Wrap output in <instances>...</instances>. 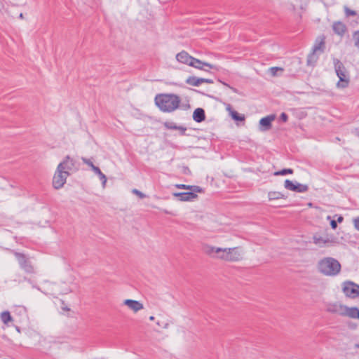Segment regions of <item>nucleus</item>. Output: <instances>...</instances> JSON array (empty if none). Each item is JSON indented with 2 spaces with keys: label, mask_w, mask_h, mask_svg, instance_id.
Returning a JSON list of instances; mask_svg holds the SVG:
<instances>
[{
  "label": "nucleus",
  "mask_w": 359,
  "mask_h": 359,
  "mask_svg": "<svg viewBox=\"0 0 359 359\" xmlns=\"http://www.w3.org/2000/svg\"><path fill=\"white\" fill-rule=\"evenodd\" d=\"M327 219L330 220V226H331L332 229H337V222L335 220H331V217L330 216H327Z\"/></svg>",
  "instance_id": "nucleus-35"
},
{
  "label": "nucleus",
  "mask_w": 359,
  "mask_h": 359,
  "mask_svg": "<svg viewBox=\"0 0 359 359\" xmlns=\"http://www.w3.org/2000/svg\"><path fill=\"white\" fill-rule=\"evenodd\" d=\"M287 118H288V116L287 115L285 114V113H282L280 114V119L283 121V122H286L287 121Z\"/></svg>",
  "instance_id": "nucleus-37"
},
{
  "label": "nucleus",
  "mask_w": 359,
  "mask_h": 359,
  "mask_svg": "<svg viewBox=\"0 0 359 359\" xmlns=\"http://www.w3.org/2000/svg\"><path fill=\"white\" fill-rule=\"evenodd\" d=\"M163 328L166 329L168 327V323H165L163 326Z\"/></svg>",
  "instance_id": "nucleus-41"
},
{
  "label": "nucleus",
  "mask_w": 359,
  "mask_h": 359,
  "mask_svg": "<svg viewBox=\"0 0 359 359\" xmlns=\"http://www.w3.org/2000/svg\"><path fill=\"white\" fill-rule=\"evenodd\" d=\"M154 102L161 111L171 113L180 108L181 98L174 93H161L156 95Z\"/></svg>",
  "instance_id": "nucleus-1"
},
{
  "label": "nucleus",
  "mask_w": 359,
  "mask_h": 359,
  "mask_svg": "<svg viewBox=\"0 0 359 359\" xmlns=\"http://www.w3.org/2000/svg\"><path fill=\"white\" fill-rule=\"evenodd\" d=\"M15 256L17 258L20 267L28 273H33L34 272V267L30 262L26 258L24 254L15 252Z\"/></svg>",
  "instance_id": "nucleus-8"
},
{
  "label": "nucleus",
  "mask_w": 359,
  "mask_h": 359,
  "mask_svg": "<svg viewBox=\"0 0 359 359\" xmlns=\"http://www.w3.org/2000/svg\"><path fill=\"white\" fill-rule=\"evenodd\" d=\"M356 347L359 348V344H356Z\"/></svg>",
  "instance_id": "nucleus-46"
},
{
  "label": "nucleus",
  "mask_w": 359,
  "mask_h": 359,
  "mask_svg": "<svg viewBox=\"0 0 359 359\" xmlns=\"http://www.w3.org/2000/svg\"><path fill=\"white\" fill-rule=\"evenodd\" d=\"M69 175V172L67 170H63L57 167L53 179L54 188L56 189L62 188L65 184Z\"/></svg>",
  "instance_id": "nucleus-6"
},
{
  "label": "nucleus",
  "mask_w": 359,
  "mask_h": 359,
  "mask_svg": "<svg viewBox=\"0 0 359 359\" xmlns=\"http://www.w3.org/2000/svg\"><path fill=\"white\" fill-rule=\"evenodd\" d=\"M332 30L335 34L343 38L348 32L347 26L341 21H335L332 25Z\"/></svg>",
  "instance_id": "nucleus-10"
},
{
  "label": "nucleus",
  "mask_w": 359,
  "mask_h": 359,
  "mask_svg": "<svg viewBox=\"0 0 359 359\" xmlns=\"http://www.w3.org/2000/svg\"><path fill=\"white\" fill-rule=\"evenodd\" d=\"M75 161L69 156H67L65 159L59 163L57 167L63 170H67L69 172L74 167Z\"/></svg>",
  "instance_id": "nucleus-14"
},
{
  "label": "nucleus",
  "mask_w": 359,
  "mask_h": 359,
  "mask_svg": "<svg viewBox=\"0 0 359 359\" xmlns=\"http://www.w3.org/2000/svg\"><path fill=\"white\" fill-rule=\"evenodd\" d=\"M344 13L346 17L355 16L357 15L355 11L350 9L348 6H345L344 7Z\"/></svg>",
  "instance_id": "nucleus-30"
},
{
  "label": "nucleus",
  "mask_w": 359,
  "mask_h": 359,
  "mask_svg": "<svg viewBox=\"0 0 359 359\" xmlns=\"http://www.w3.org/2000/svg\"><path fill=\"white\" fill-rule=\"evenodd\" d=\"M123 304L127 306L130 310L136 313L144 309L143 304L139 301L133 299H126Z\"/></svg>",
  "instance_id": "nucleus-15"
},
{
  "label": "nucleus",
  "mask_w": 359,
  "mask_h": 359,
  "mask_svg": "<svg viewBox=\"0 0 359 359\" xmlns=\"http://www.w3.org/2000/svg\"><path fill=\"white\" fill-rule=\"evenodd\" d=\"M97 176L99 177L100 180L102 181V184L103 187H105L106 183H107V177L102 172L100 169L97 167L94 168V170H93Z\"/></svg>",
  "instance_id": "nucleus-24"
},
{
  "label": "nucleus",
  "mask_w": 359,
  "mask_h": 359,
  "mask_svg": "<svg viewBox=\"0 0 359 359\" xmlns=\"http://www.w3.org/2000/svg\"><path fill=\"white\" fill-rule=\"evenodd\" d=\"M203 83H213V81L212 79H203Z\"/></svg>",
  "instance_id": "nucleus-39"
},
{
  "label": "nucleus",
  "mask_w": 359,
  "mask_h": 359,
  "mask_svg": "<svg viewBox=\"0 0 359 359\" xmlns=\"http://www.w3.org/2000/svg\"><path fill=\"white\" fill-rule=\"evenodd\" d=\"M343 292L345 295L350 298H356L359 296V285L348 281L344 283Z\"/></svg>",
  "instance_id": "nucleus-7"
},
{
  "label": "nucleus",
  "mask_w": 359,
  "mask_h": 359,
  "mask_svg": "<svg viewBox=\"0 0 359 359\" xmlns=\"http://www.w3.org/2000/svg\"><path fill=\"white\" fill-rule=\"evenodd\" d=\"M156 324H157L158 326H161V323H160V322H159V321H158V322H157V323H156Z\"/></svg>",
  "instance_id": "nucleus-45"
},
{
  "label": "nucleus",
  "mask_w": 359,
  "mask_h": 359,
  "mask_svg": "<svg viewBox=\"0 0 359 359\" xmlns=\"http://www.w3.org/2000/svg\"><path fill=\"white\" fill-rule=\"evenodd\" d=\"M243 258V252L239 247L219 248L216 259L226 262H238Z\"/></svg>",
  "instance_id": "nucleus-3"
},
{
  "label": "nucleus",
  "mask_w": 359,
  "mask_h": 359,
  "mask_svg": "<svg viewBox=\"0 0 359 359\" xmlns=\"http://www.w3.org/2000/svg\"><path fill=\"white\" fill-rule=\"evenodd\" d=\"M334 65L337 75L339 79V82L337 83V87L341 88H346L349 83V76L344 65L337 59L334 60Z\"/></svg>",
  "instance_id": "nucleus-4"
},
{
  "label": "nucleus",
  "mask_w": 359,
  "mask_h": 359,
  "mask_svg": "<svg viewBox=\"0 0 359 359\" xmlns=\"http://www.w3.org/2000/svg\"><path fill=\"white\" fill-rule=\"evenodd\" d=\"M278 71L283 72V69L281 67H273L269 68V72L273 76H276L277 75V72Z\"/></svg>",
  "instance_id": "nucleus-32"
},
{
  "label": "nucleus",
  "mask_w": 359,
  "mask_h": 359,
  "mask_svg": "<svg viewBox=\"0 0 359 359\" xmlns=\"http://www.w3.org/2000/svg\"><path fill=\"white\" fill-rule=\"evenodd\" d=\"M354 226L356 229L359 230V217L354 219Z\"/></svg>",
  "instance_id": "nucleus-38"
},
{
  "label": "nucleus",
  "mask_w": 359,
  "mask_h": 359,
  "mask_svg": "<svg viewBox=\"0 0 359 359\" xmlns=\"http://www.w3.org/2000/svg\"><path fill=\"white\" fill-rule=\"evenodd\" d=\"M176 130H180V134L182 135H185V132L187 130V128L184 127V126H177V128Z\"/></svg>",
  "instance_id": "nucleus-36"
},
{
  "label": "nucleus",
  "mask_w": 359,
  "mask_h": 359,
  "mask_svg": "<svg viewBox=\"0 0 359 359\" xmlns=\"http://www.w3.org/2000/svg\"><path fill=\"white\" fill-rule=\"evenodd\" d=\"M205 118V111L202 108H197L193 113V119L197 122L201 123Z\"/></svg>",
  "instance_id": "nucleus-21"
},
{
  "label": "nucleus",
  "mask_w": 359,
  "mask_h": 359,
  "mask_svg": "<svg viewBox=\"0 0 359 359\" xmlns=\"http://www.w3.org/2000/svg\"><path fill=\"white\" fill-rule=\"evenodd\" d=\"M231 116L233 119L236 121H245V116L243 114H238L236 111L231 110L230 111Z\"/></svg>",
  "instance_id": "nucleus-27"
},
{
  "label": "nucleus",
  "mask_w": 359,
  "mask_h": 359,
  "mask_svg": "<svg viewBox=\"0 0 359 359\" xmlns=\"http://www.w3.org/2000/svg\"><path fill=\"white\" fill-rule=\"evenodd\" d=\"M149 320H154V316H150L149 317Z\"/></svg>",
  "instance_id": "nucleus-44"
},
{
  "label": "nucleus",
  "mask_w": 359,
  "mask_h": 359,
  "mask_svg": "<svg viewBox=\"0 0 359 359\" xmlns=\"http://www.w3.org/2000/svg\"><path fill=\"white\" fill-rule=\"evenodd\" d=\"M1 320L4 324H8L13 318L8 311H4L1 313Z\"/></svg>",
  "instance_id": "nucleus-26"
},
{
  "label": "nucleus",
  "mask_w": 359,
  "mask_h": 359,
  "mask_svg": "<svg viewBox=\"0 0 359 359\" xmlns=\"http://www.w3.org/2000/svg\"><path fill=\"white\" fill-rule=\"evenodd\" d=\"M343 219H344L343 217L341 216H340L338 217L337 221H338V222H341L343 221Z\"/></svg>",
  "instance_id": "nucleus-40"
},
{
  "label": "nucleus",
  "mask_w": 359,
  "mask_h": 359,
  "mask_svg": "<svg viewBox=\"0 0 359 359\" xmlns=\"http://www.w3.org/2000/svg\"><path fill=\"white\" fill-rule=\"evenodd\" d=\"M284 187L287 190L298 193H304L309 190V187L306 184H302L298 182L294 184L290 180H286L285 181Z\"/></svg>",
  "instance_id": "nucleus-9"
},
{
  "label": "nucleus",
  "mask_w": 359,
  "mask_h": 359,
  "mask_svg": "<svg viewBox=\"0 0 359 359\" xmlns=\"http://www.w3.org/2000/svg\"><path fill=\"white\" fill-rule=\"evenodd\" d=\"M345 306H344L341 304H334L329 305L327 310L330 313H336V314L343 316L344 313Z\"/></svg>",
  "instance_id": "nucleus-18"
},
{
  "label": "nucleus",
  "mask_w": 359,
  "mask_h": 359,
  "mask_svg": "<svg viewBox=\"0 0 359 359\" xmlns=\"http://www.w3.org/2000/svg\"><path fill=\"white\" fill-rule=\"evenodd\" d=\"M132 192L134 194L138 196L140 198H144L146 197V195L142 193L140 191H139L136 189H133Z\"/></svg>",
  "instance_id": "nucleus-34"
},
{
  "label": "nucleus",
  "mask_w": 359,
  "mask_h": 359,
  "mask_svg": "<svg viewBox=\"0 0 359 359\" xmlns=\"http://www.w3.org/2000/svg\"><path fill=\"white\" fill-rule=\"evenodd\" d=\"M313 243L319 248H325L332 243V241L327 236H321L318 234H315L313 236Z\"/></svg>",
  "instance_id": "nucleus-11"
},
{
  "label": "nucleus",
  "mask_w": 359,
  "mask_h": 359,
  "mask_svg": "<svg viewBox=\"0 0 359 359\" xmlns=\"http://www.w3.org/2000/svg\"><path fill=\"white\" fill-rule=\"evenodd\" d=\"M186 83L192 86H199L203 83V78H198L196 76H189L187 79Z\"/></svg>",
  "instance_id": "nucleus-22"
},
{
  "label": "nucleus",
  "mask_w": 359,
  "mask_h": 359,
  "mask_svg": "<svg viewBox=\"0 0 359 359\" xmlns=\"http://www.w3.org/2000/svg\"><path fill=\"white\" fill-rule=\"evenodd\" d=\"M353 40L354 46L359 50V30L353 33Z\"/></svg>",
  "instance_id": "nucleus-29"
},
{
  "label": "nucleus",
  "mask_w": 359,
  "mask_h": 359,
  "mask_svg": "<svg viewBox=\"0 0 359 359\" xmlns=\"http://www.w3.org/2000/svg\"><path fill=\"white\" fill-rule=\"evenodd\" d=\"M19 18H20V19H23V18H24V15H23V14H22V13H20V15H19Z\"/></svg>",
  "instance_id": "nucleus-42"
},
{
  "label": "nucleus",
  "mask_w": 359,
  "mask_h": 359,
  "mask_svg": "<svg viewBox=\"0 0 359 359\" xmlns=\"http://www.w3.org/2000/svg\"><path fill=\"white\" fill-rule=\"evenodd\" d=\"M191 67H193L196 69H200V70H205V69H204V67H208L210 69H215V66L210 64V63H208V62H203L198 59H196L195 57H193L192 58V60L191 62V64L190 65Z\"/></svg>",
  "instance_id": "nucleus-16"
},
{
  "label": "nucleus",
  "mask_w": 359,
  "mask_h": 359,
  "mask_svg": "<svg viewBox=\"0 0 359 359\" xmlns=\"http://www.w3.org/2000/svg\"><path fill=\"white\" fill-rule=\"evenodd\" d=\"M318 271L327 276H335L341 271V264L334 258L325 257L317 265Z\"/></svg>",
  "instance_id": "nucleus-2"
},
{
  "label": "nucleus",
  "mask_w": 359,
  "mask_h": 359,
  "mask_svg": "<svg viewBox=\"0 0 359 359\" xmlns=\"http://www.w3.org/2000/svg\"><path fill=\"white\" fill-rule=\"evenodd\" d=\"M325 48V38L317 39L313 47L312 53L308 56L307 63L309 65L315 63L318 58V55L324 52Z\"/></svg>",
  "instance_id": "nucleus-5"
},
{
  "label": "nucleus",
  "mask_w": 359,
  "mask_h": 359,
  "mask_svg": "<svg viewBox=\"0 0 359 359\" xmlns=\"http://www.w3.org/2000/svg\"><path fill=\"white\" fill-rule=\"evenodd\" d=\"M196 193V191H190L185 193H174L173 196L179 198L181 201H191L197 198L198 196Z\"/></svg>",
  "instance_id": "nucleus-13"
},
{
  "label": "nucleus",
  "mask_w": 359,
  "mask_h": 359,
  "mask_svg": "<svg viewBox=\"0 0 359 359\" xmlns=\"http://www.w3.org/2000/svg\"><path fill=\"white\" fill-rule=\"evenodd\" d=\"M193 57L189 55L186 51H181L176 55V59L178 62L190 65Z\"/></svg>",
  "instance_id": "nucleus-17"
},
{
  "label": "nucleus",
  "mask_w": 359,
  "mask_h": 359,
  "mask_svg": "<svg viewBox=\"0 0 359 359\" xmlns=\"http://www.w3.org/2000/svg\"><path fill=\"white\" fill-rule=\"evenodd\" d=\"M81 160L85 164L90 166L93 170H94V168H97V166H95L90 159L82 157Z\"/></svg>",
  "instance_id": "nucleus-33"
},
{
  "label": "nucleus",
  "mask_w": 359,
  "mask_h": 359,
  "mask_svg": "<svg viewBox=\"0 0 359 359\" xmlns=\"http://www.w3.org/2000/svg\"><path fill=\"white\" fill-rule=\"evenodd\" d=\"M223 84H224V86H227V87H229V88H230V86H229L227 83H223ZM231 89H233V90H235L233 88H231Z\"/></svg>",
  "instance_id": "nucleus-43"
},
{
  "label": "nucleus",
  "mask_w": 359,
  "mask_h": 359,
  "mask_svg": "<svg viewBox=\"0 0 359 359\" xmlns=\"http://www.w3.org/2000/svg\"><path fill=\"white\" fill-rule=\"evenodd\" d=\"M176 187L178 189H187L189 191L199 192V193H202L203 191V189L198 186H189V185L180 184H176Z\"/></svg>",
  "instance_id": "nucleus-23"
},
{
  "label": "nucleus",
  "mask_w": 359,
  "mask_h": 359,
  "mask_svg": "<svg viewBox=\"0 0 359 359\" xmlns=\"http://www.w3.org/2000/svg\"><path fill=\"white\" fill-rule=\"evenodd\" d=\"M165 128L169 130H176L177 126L174 122L166 121L163 123Z\"/></svg>",
  "instance_id": "nucleus-31"
},
{
  "label": "nucleus",
  "mask_w": 359,
  "mask_h": 359,
  "mask_svg": "<svg viewBox=\"0 0 359 359\" xmlns=\"http://www.w3.org/2000/svg\"><path fill=\"white\" fill-rule=\"evenodd\" d=\"M343 316H348L351 318L359 319V309L357 307L349 308L346 306Z\"/></svg>",
  "instance_id": "nucleus-19"
},
{
  "label": "nucleus",
  "mask_w": 359,
  "mask_h": 359,
  "mask_svg": "<svg viewBox=\"0 0 359 359\" xmlns=\"http://www.w3.org/2000/svg\"><path fill=\"white\" fill-rule=\"evenodd\" d=\"M219 249V248L218 247H215L210 245H205L203 248V252L205 255L215 259H216V255H217V250Z\"/></svg>",
  "instance_id": "nucleus-20"
},
{
  "label": "nucleus",
  "mask_w": 359,
  "mask_h": 359,
  "mask_svg": "<svg viewBox=\"0 0 359 359\" xmlns=\"http://www.w3.org/2000/svg\"><path fill=\"white\" fill-rule=\"evenodd\" d=\"M276 118L275 115H269L264 117L259 121V130L261 131H267L271 128V122Z\"/></svg>",
  "instance_id": "nucleus-12"
},
{
  "label": "nucleus",
  "mask_w": 359,
  "mask_h": 359,
  "mask_svg": "<svg viewBox=\"0 0 359 359\" xmlns=\"http://www.w3.org/2000/svg\"><path fill=\"white\" fill-rule=\"evenodd\" d=\"M269 201L276 200L279 198H283L285 196L279 191H270L268 194Z\"/></svg>",
  "instance_id": "nucleus-25"
},
{
  "label": "nucleus",
  "mask_w": 359,
  "mask_h": 359,
  "mask_svg": "<svg viewBox=\"0 0 359 359\" xmlns=\"http://www.w3.org/2000/svg\"><path fill=\"white\" fill-rule=\"evenodd\" d=\"M293 170L291 168H285L281 170L277 171L274 172V175L278 176V175H285L287 174H292Z\"/></svg>",
  "instance_id": "nucleus-28"
}]
</instances>
